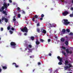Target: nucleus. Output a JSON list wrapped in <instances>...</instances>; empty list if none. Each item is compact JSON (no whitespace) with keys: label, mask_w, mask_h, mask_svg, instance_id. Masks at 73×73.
I'll return each mask as SVG.
<instances>
[{"label":"nucleus","mask_w":73,"mask_h":73,"mask_svg":"<svg viewBox=\"0 0 73 73\" xmlns=\"http://www.w3.org/2000/svg\"><path fill=\"white\" fill-rule=\"evenodd\" d=\"M1 9H2L3 11L5 9V11H7V9H8V5L7 3H4L3 4V6H2Z\"/></svg>","instance_id":"1"},{"label":"nucleus","mask_w":73,"mask_h":73,"mask_svg":"<svg viewBox=\"0 0 73 73\" xmlns=\"http://www.w3.org/2000/svg\"><path fill=\"white\" fill-rule=\"evenodd\" d=\"M21 31L23 32H26V33H28V29L26 27H25L23 28H21Z\"/></svg>","instance_id":"2"},{"label":"nucleus","mask_w":73,"mask_h":73,"mask_svg":"<svg viewBox=\"0 0 73 73\" xmlns=\"http://www.w3.org/2000/svg\"><path fill=\"white\" fill-rule=\"evenodd\" d=\"M10 45L11 46H12V48H14V49H15V48H16V42H12L10 43Z\"/></svg>","instance_id":"3"},{"label":"nucleus","mask_w":73,"mask_h":73,"mask_svg":"<svg viewBox=\"0 0 73 73\" xmlns=\"http://www.w3.org/2000/svg\"><path fill=\"white\" fill-rule=\"evenodd\" d=\"M63 21H64V24L65 25H67L68 24H70V22L68 21V19H63Z\"/></svg>","instance_id":"4"},{"label":"nucleus","mask_w":73,"mask_h":73,"mask_svg":"<svg viewBox=\"0 0 73 73\" xmlns=\"http://www.w3.org/2000/svg\"><path fill=\"white\" fill-rule=\"evenodd\" d=\"M68 14H69V12L67 11H65L62 13V15L64 16H66Z\"/></svg>","instance_id":"5"},{"label":"nucleus","mask_w":73,"mask_h":73,"mask_svg":"<svg viewBox=\"0 0 73 73\" xmlns=\"http://www.w3.org/2000/svg\"><path fill=\"white\" fill-rule=\"evenodd\" d=\"M24 45L25 46H26L27 48H28V46L29 45H28V42H25L24 44Z\"/></svg>","instance_id":"6"},{"label":"nucleus","mask_w":73,"mask_h":73,"mask_svg":"<svg viewBox=\"0 0 73 73\" xmlns=\"http://www.w3.org/2000/svg\"><path fill=\"white\" fill-rule=\"evenodd\" d=\"M38 19H42L38 15H35L34 16V17H33V19H35H35H38Z\"/></svg>","instance_id":"7"},{"label":"nucleus","mask_w":73,"mask_h":73,"mask_svg":"<svg viewBox=\"0 0 73 73\" xmlns=\"http://www.w3.org/2000/svg\"><path fill=\"white\" fill-rule=\"evenodd\" d=\"M66 51L67 53H70V54H72V51H69L68 49H67L66 50Z\"/></svg>","instance_id":"8"},{"label":"nucleus","mask_w":73,"mask_h":73,"mask_svg":"<svg viewBox=\"0 0 73 73\" xmlns=\"http://www.w3.org/2000/svg\"><path fill=\"white\" fill-rule=\"evenodd\" d=\"M57 58L58 59L60 60V62H62V58H61L60 56H58L57 57Z\"/></svg>","instance_id":"9"},{"label":"nucleus","mask_w":73,"mask_h":73,"mask_svg":"<svg viewBox=\"0 0 73 73\" xmlns=\"http://www.w3.org/2000/svg\"><path fill=\"white\" fill-rule=\"evenodd\" d=\"M12 65H15V66L16 68H19V65H17L16 63H13L12 64Z\"/></svg>","instance_id":"10"},{"label":"nucleus","mask_w":73,"mask_h":73,"mask_svg":"<svg viewBox=\"0 0 73 73\" xmlns=\"http://www.w3.org/2000/svg\"><path fill=\"white\" fill-rule=\"evenodd\" d=\"M36 45H39V44H40V42L38 41V39H37L36 40Z\"/></svg>","instance_id":"11"},{"label":"nucleus","mask_w":73,"mask_h":73,"mask_svg":"<svg viewBox=\"0 0 73 73\" xmlns=\"http://www.w3.org/2000/svg\"><path fill=\"white\" fill-rule=\"evenodd\" d=\"M66 32V30H65V29H62V32L63 33V34H65Z\"/></svg>","instance_id":"12"},{"label":"nucleus","mask_w":73,"mask_h":73,"mask_svg":"<svg viewBox=\"0 0 73 73\" xmlns=\"http://www.w3.org/2000/svg\"><path fill=\"white\" fill-rule=\"evenodd\" d=\"M60 41H61V42H63L65 41V38H62L60 39Z\"/></svg>","instance_id":"13"},{"label":"nucleus","mask_w":73,"mask_h":73,"mask_svg":"<svg viewBox=\"0 0 73 73\" xmlns=\"http://www.w3.org/2000/svg\"><path fill=\"white\" fill-rule=\"evenodd\" d=\"M68 63H69V62L68 60H66L65 61V65H68Z\"/></svg>","instance_id":"14"},{"label":"nucleus","mask_w":73,"mask_h":73,"mask_svg":"<svg viewBox=\"0 0 73 73\" xmlns=\"http://www.w3.org/2000/svg\"><path fill=\"white\" fill-rule=\"evenodd\" d=\"M66 38V41H69V40H70V39H69V38H68V37L67 36H65Z\"/></svg>","instance_id":"15"},{"label":"nucleus","mask_w":73,"mask_h":73,"mask_svg":"<svg viewBox=\"0 0 73 73\" xmlns=\"http://www.w3.org/2000/svg\"><path fill=\"white\" fill-rule=\"evenodd\" d=\"M42 33H43L45 34V33H46V31L45 30H43V31L42 32Z\"/></svg>","instance_id":"16"},{"label":"nucleus","mask_w":73,"mask_h":73,"mask_svg":"<svg viewBox=\"0 0 73 73\" xmlns=\"http://www.w3.org/2000/svg\"><path fill=\"white\" fill-rule=\"evenodd\" d=\"M30 38L33 41L35 40V37L33 36H32Z\"/></svg>","instance_id":"17"},{"label":"nucleus","mask_w":73,"mask_h":73,"mask_svg":"<svg viewBox=\"0 0 73 73\" xmlns=\"http://www.w3.org/2000/svg\"><path fill=\"white\" fill-rule=\"evenodd\" d=\"M65 44L66 45H68L69 44V42L68 40L66 41Z\"/></svg>","instance_id":"18"},{"label":"nucleus","mask_w":73,"mask_h":73,"mask_svg":"<svg viewBox=\"0 0 73 73\" xmlns=\"http://www.w3.org/2000/svg\"><path fill=\"white\" fill-rule=\"evenodd\" d=\"M2 68L3 69H7V67L6 66H2Z\"/></svg>","instance_id":"19"},{"label":"nucleus","mask_w":73,"mask_h":73,"mask_svg":"<svg viewBox=\"0 0 73 73\" xmlns=\"http://www.w3.org/2000/svg\"><path fill=\"white\" fill-rule=\"evenodd\" d=\"M62 54H64V56H66V53H65L64 51H62Z\"/></svg>","instance_id":"20"},{"label":"nucleus","mask_w":73,"mask_h":73,"mask_svg":"<svg viewBox=\"0 0 73 73\" xmlns=\"http://www.w3.org/2000/svg\"><path fill=\"white\" fill-rule=\"evenodd\" d=\"M37 31L38 33H40V29H38V28L37 29Z\"/></svg>","instance_id":"21"},{"label":"nucleus","mask_w":73,"mask_h":73,"mask_svg":"<svg viewBox=\"0 0 73 73\" xmlns=\"http://www.w3.org/2000/svg\"><path fill=\"white\" fill-rule=\"evenodd\" d=\"M16 19H13V21H11L12 23H14L15 21H16Z\"/></svg>","instance_id":"22"},{"label":"nucleus","mask_w":73,"mask_h":73,"mask_svg":"<svg viewBox=\"0 0 73 73\" xmlns=\"http://www.w3.org/2000/svg\"><path fill=\"white\" fill-rule=\"evenodd\" d=\"M40 41H41V42H43L44 41H45V40H43V39L41 38L40 39Z\"/></svg>","instance_id":"23"},{"label":"nucleus","mask_w":73,"mask_h":73,"mask_svg":"<svg viewBox=\"0 0 73 73\" xmlns=\"http://www.w3.org/2000/svg\"><path fill=\"white\" fill-rule=\"evenodd\" d=\"M5 23H8V20L7 19H5Z\"/></svg>","instance_id":"24"},{"label":"nucleus","mask_w":73,"mask_h":73,"mask_svg":"<svg viewBox=\"0 0 73 73\" xmlns=\"http://www.w3.org/2000/svg\"><path fill=\"white\" fill-rule=\"evenodd\" d=\"M67 65L69 66L68 67L69 68H70L71 67H72V65L70 64H68Z\"/></svg>","instance_id":"25"},{"label":"nucleus","mask_w":73,"mask_h":73,"mask_svg":"<svg viewBox=\"0 0 73 73\" xmlns=\"http://www.w3.org/2000/svg\"><path fill=\"white\" fill-rule=\"evenodd\" d=\"M66 31L68 33H69V32H70V30L69 29H66Z\"/></svg>","instance_id":"26"},{"label":"nucleus","mask_w":73,"mask_h":73,"mask_svg":"<svg viewBox=\"0 0 73 73\" xmlns=\"http://www.w3.org/2000/svg\"><path fill=\"white\" fill-rule=\"evenodd\" d=\"M17 9L18 10V11H19V12H21V11L20 10V8L19 7H18L17 8Z\"/></svg>","instance_id":"27"},{"label":"nucleus","mask_w":73,"mask_h":73,"mask_svg":"<svg viewBox=\"0 0 73 73\" xmlns=\"http://www.w3.org/2000/svg\"><path fill=\"white\" fill-rule=\"evenodd\" d=\"M65 69H68V68H69V66H65L64 67Z\"/></svg>","instance_id":"28"},{"label":"nucleus","mask_w":73,"mask_h":73,"mask_svg":"<svg viewBox=\"0 0 73 73\" xmlns=\"http://www.w3.org/2000/svg\"><path fill=\"white\" fill-rule=\"evenodd\" d=\"M40 17H41V18L42 19V18L44 17V15L43 14H42L40 16Z\"/></svg>","instance_id":"29"},{"label":"nucleus","mask_w":73,"mask_h":73,"mask_svg":"<svg viewBox=\"0 0 73 73\" xmlns=\"http://www.w3.org/2000/svg\"><path fill=\"white\" fill-rule=\"evenodd\" d=\"M70 17H73V14H70Z\"/></svg>","instance_id":"30"},{"label":"nucleus","mask_w":73,"mask_h":73,"mask_svg":"<svg viewBox=\"0 0 73 73\" xmlns=\"http://www.w3.org/2000/svg\"><path fill=\"white\" fill-rule=\"evenodd\" d=\"M21 17V15H20V14H19L18 15L17 17L18 18H20Z\"/></svg>","instance_id":"31"},{"label":"nucleus","mask_w":73,"mask_h":73,"mask_svg":"<svg viewBox=\"0 0 73 73\" xmlns=\"http://www.w3.org/2000/svg\"><path fill=\"white\" fill-rule=\"evenodd\" d=\"M29 47L30 48H31L32 47V45H31V44L29 45L28 48H29Z\"/></svg>","instance_id":"32"},{"label":"nucleus","mask_w":73,"mask_h":73,"mask_svg":"<svg viewBox=\"0 0 73 73\" xmlns=\"http://www.w3.org/2000/svg\"><path fill=\"white\" fill-rule=\"evenodd\" d=\"M58 65H61L62 64V62H60L58 63Z\"/></svg>","instance_id":"33"},{"label":"nucleus","mask_w":73,"mask_h":73,"mask_svg":"<svg viewBox=\"0 0 73 73\" xmlns=\"http://www.w3.org/2000/svg\"><path fill=\"white\" fill-rule=\"evenodd\" d=\"M37 26L38 27L40 26V23L38 22L37 24Z\"/></svg>","instance_id":"34"},{"label":"nucleus","mask_w":73,"mask_h":73,"mask_svg":"<svg viewBox=\"0 0 73 73\" xmlns=\"http://www.w3.org/2000/svg\"><path fill=\"white\" fill-rule=\"evenodd\" d=\"M9 32L10 33V34H11V35H12L13 33V31H11V30H10V31H9Z\"/></svg>","instance_id":"35"},{"label":"nucleus","mask_w":73,"mask_h":73,"mask_svg":"<svg viewBox=\"0 0 73 73\" xmlns=\"http://www.w3.org/2000/svg\"><path fill=\"white\" fill-rule=\"evenodd\" d=\"M62 48L63 49H66V47H64V46H63L62 47Z\"/></svg>","instance_id":"36"},{"label":"nucleus","mask_w":73,"mask_h":73,"mask_svg":"<svg viewBox=\"0 0 73 73\" xmlns=\"http://www.w3.org/2000/svg\"><path fill=\"white\" fill-rule=\"evenodd\" d=\"M11 29V27H10V26H9L7 28V29L8 30H9V29Z\"/></svg>","instance_id":"37"},{"label":"nucleus","mask_w":73,"mask_h":73,"mask_svg":"<svg viewBox=\"0 0 73 73\" xmlns=\"http://www.w3.org/2000/svg\"><path fill=\"white\" fill-rule=\"evenodd\" d=\"M3 14H5V13H7L6 12V11H3Z\"/></svg>","instance_id":"38"},{"label":"nucleus","mask_w":73,"mask_h":73,"mask_svg":"<svg viewBox=\"0 0 73 73\" xmlns=\"http://www.w3.org/2000/svg\"><path fill=\"white\" fill-rule=\"evenodd\" d=\"M73 34L71 32L70 33V34H69V35H73Z\"/></svg>","instance_id":"39"},{"label":"nucleus","mask_w":73,"mask_h":73,"mask_svg":"<svg viewBox=\"0 0 73 73\" xmlns=\"http://www.w3.org/2000/svg\"><path fill=\"white\" fill-rule=\"evenodd\" d=\"M13 19H15V18H17L16 15H15L13 17Z\"/></svg>","instance_id":"40"},{"label":"nucleus","mask_w":73,"mask_h":73,"mask_svg":"<svg viewBox=\"0 0 73 73\" xmlns=\"http://www.w3.org/2000/svg\"><path fill=\"white\" fill-rule=\"evenodd\" d=\"M22 13L23 14H25V11H23L22 12Z\"/></svg>","instance_id":"41"},{"label":"nucleus","mask_w":73,"mask_h":73,"mask_svg":"<svg viewBox=\"0 0 73 73\" xmlns=\"http://www.w3.org/2000/svg\"><path fill=\"white\" fill-rule=\"evenodd\" d=\"M54 37L55 38H56V39H57V38H58V37H57V36H54Z\"/></svg>","instance_id":"42"},{"label":"nucleus","mask_w":73,"mask_h":73,"mask_svg":"<svg viewBox=\"0 0 73 73\" xmlns=\"http://www.w3.org/2000/svg\"><path fill=\"white\" fill-rule=\"evenodd\" d=\"M49 25H50L51 27H53V25H51V24L50 23L49 24Z\"/></svg>","instance_id":"43"},{"label":"nucleus","mask_w":73,"mask_h":73,"mask_svg":"<svg viewBox=\"0 0 73 73\" xmlns=\"http://www.w3.org/2000/svg\"><path fill=\"white\" fill-rule=\"evenodd\" d=\"M0 30L1 31H3V28H1Z\"/></svg>","instance_id":"44"},{"label":"nucleus","mask_w":73,"mask_h":73,"mask_svg":"<svg viewBox=\"0 0 73 73\" xmlns=\"http://www.w3.org/2000/svg\"><path fill=\"white\" fill-rule=\"evenodd\" d=\"M35 48H32L31 50H35Z\"/></svg>","instance_id":"45"},{"label":"nucleus","mask_w":73,"mask_h":73,"mask_svg":"<svg viewBox=\"0 0 73 73\" xmlns=\"http://www.w3.org/2000/svg\"><path fill=\"white\" fill-rule=\"evenodd\" d=\"M51 70V72H52V69H50V68H49V69H48V70Z\"/></svg>","instance_id":"46"},{"label":"nucleus","mask_w":73,"mask_h":73,"mask_svg":"<svg viewBox=\"0 0 73 73\" xmlns=\"http://www.w3.org/2000/svg\"><path fill=\"white\" fill-rule=\"evenodd\" d=\"M50 41V39H48V42H49Z\"/></svg>","instance_id":"47"},{"label":"nucleus","mask_w":73,"mask_h":73,"mask_svg":"<svg viewBox=\"0 0 73 73\" xmlns=\"http://www.w3.org/2000/svg\"><path fill=\"white\" fill-rule=\"evenodd\" d=\"M38 65H40L41 64V63H40V62H38Z\"/></svg>","instance_id":"48"},{"label":"nucleus","mask_w":73,"mask_h":73,"mask_svg":"<svg viewBox=\"0 0 73 73\" xmlns=\"http://www.w3.org/2000/svg\"><path fill=\"white\" fill-rule=\"evenodd\" d=\"M3 10L1 9H0V12H3Z\"/></svg>","instance_id":"49"},{"label":"nucleus","mask_w":73,"mask_h":73,"mask_svg":"<svg viewBox=\"0 0 73 73\" xmlns=\"http://www.w3.org/2000/svg\"><path fill=\"white\" fill-rule=\"evenodd\" d=\"M48 56H52V54H51V53H49V54H48Z\"/></svg>","instance_id":"50"},{"label":"nucleus","mask_w":73,"mask_h":73,"mask_svg":"<svg viewBox=\"0 0 73 73\" xmlns=\"http://www.w3.org/2000/svg\"><path fill=\"white\" fill-rule=\"evenodd\" d=\"M70 9L71 11H73V7H71Z\"/></svg>","instance_id":"51"},{"label":"nucleus","mask_w":73,"mask_h":73,"mask_svg":"<svg viewBox=\"0 0 73 73\" xmlns=\"http://www.w3.org/2000/svg\"><path fill=\"white\" fill-rule=\"evenodd\" d=\"M9 2L11 3L12 2V0H9Z\"/></svg>","instance_id":"52"},{"label":"nucleus","mask_w":73,"mask_h":73,"mask_svg":"<svg viewBox=\"0 0 73 73\" xmlns=\"http://www.w3.org/2000/svg\"><path fill=\"white\" fill-rule=\"evenodd\" d=\"M11 30H12V31H14V28H13V27H12L11 28Z\"/></svg>","instance_id":"53"},{"label":"nucleus","mask_w":73,"mask_h":73,"mask_svg":"<svg viewBox=\"0 0 73 73\" xmlns=\"http://www.w3.org/2000/svg\"><path fill=\"white\" fill-rule=\"evenodd\" d=\"M28 52H32V50H29V51Z\"/></svg>","instance_id":"54"},{"label":"nucleus","mask_w":73,"mask_h":73,"mask_svg":"<svg viewBox=\"0 0 73 73\" xmlns=\"http://www.w3.org/2000/svg\"><path fill=\"white\" fill-rule=\"evenodd\" d=\"M24 35L25 36H27V33H25L24 34Z\"/></svg>","instance_id":"55"},{"label":"nucleus","mask_w":73,"mask_h":73,"mask_svg":"<svg viewBox=\"0 0 73 73\" xmlns=\"http://www.w3.org/2000/svg\"><path fill=\"white\" fill-rule=\"evenodd\" d=\"M35 19H32V20H33V21H35Z\"/></svg>","instance_id":"56"},{"label":"nucleus","mask_w":73,"mask_h":73,"mask_svg":"<svg viewBox=\"0 0 73 73\" xmlns=\"http://www.w3.org/2000/svg\"><path fill=\"white\" fill-rule=\"evenodd\" d=\"M2 70H1V67H0V72H1Z\"/></svg>","instance_id":"57"},{"label":"nucleus","mask_w":73,"mask_h":73,"mask_svg":"<svg viewBox=\"0 0 73 73\" xmlns=\"http://www.w3.org/2000/svg\"><path fill=\"white\" fill-rule=\"evenodd\" d=\"M35 48H36V49H37V48H38V46L37 45H36L35 47Z\"/></svg>","instance_id":"58"},{"label":"nucleus","mask_w":73,"mask_h":73,"mask_svg":"<svg viewBox=\"0 0 73 73\" xmlns=\"http://www.w3.org/2000/svg\"><path fill=\"white\" fill-rule=\"evenodd\" d=\"M27 16H25V19H26V18H27Z\"/></svg>","instance_id":"59"},{"label":"nucleus","mask_w":73,"mask_h":73,"mask_svg":"<svg viewBox=\"0 0 73 73\" xmlns=\"http://www.w3.org/2000/svg\"><path fill=\"white\" fill-rule=\"evenodd\" d=\"M10 18V16H9L7 17V19H9Z\"/></svg>","instance_id":"60"},{"label":"nucleus","mask_w":73,"mask_h":73,"mask_svg":"<svg viewBox=\"0 0 73 73\" xmlns=\"http://www.w3.org/2000/svg\"><path fill=\"white\" fill-rule=\"evenodd\" d=\"M5 19H2V21H3V20H5Z\"/></svg>","instance_id":"61"},{"label":"nucleus","mask_w":73,"mask_h":73,"mask_svg":"<svg viewBox=\"0 0 73 73\" xmlns=\"http://www.w3.org/2000/svg\"><path fill=\"white\" fill-rule=\"evenodd\" d=\"M30 57L31 58H32V56H30Z\"/></svg>","instance_id":"62"},{"label":"nucleus","mask_w":73,"mask_h":73,"mask_svg":"<svg viewBox=\"0 0 73 73\" xmlns=\"http://www.w3.org/2000/svg\"><path fill=\"white\" fill-rule=\"evenodd\" d=\"M42 19H40V20L41 21V20H42Z\"/></svg>","instance_id":"63"},{"label":"nucleus","mask_w":73,"mask_h":73,"mask_svg":"<svg viewBox=\"0 0 73 73\" xmlns=\"http://www.w3.org/2000/svg\"><path fill=\"white\" fill-rule=\"evenodd\" d=\"M5 15H7V13H5Z\"/></svg>","instance_id":"64"}]
</instances>
